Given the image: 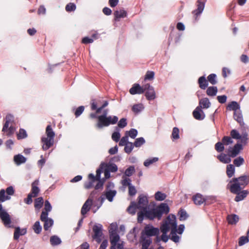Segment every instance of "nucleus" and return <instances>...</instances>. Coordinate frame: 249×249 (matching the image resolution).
<instances>
[{
    "instance_id": "f257e3e1",
    "label": "nucleus",
    "mask_w": 249,
    "mask_h": 249,
    "mask_svg": "<svg viewBox=\"0 0 249 249\" xmlns=\"http://www.w3.org/2000/svg\"><path fill=\"white\" fill-rule=\"evenodd\" d=\"M148 203L147 197L141 195L139 196L138 204L134 202H131L127 208V211L129 213L134 214L136 210H139L140 211L138 213V220L140 222L143 220L144 217L150 219H153L155 218L160 219L162 214L167 213L169 212V208L165 203H161L158 207L150 210Z\"/></svg>"
},
{
    "instance_id": "f03ea898",
    "label": "nucleus",
    "mask_w": 249,
    "mask_h": 249,
    "mask_svg": "<svg viewBox=\"0 0 249 249\" xmlns=\"http://www.w3.org/2000/svg\"><path fill=\"white\" fill-rule=\"evenodd\" d=\"M160 230L162 232L161 240L164 242H167L169 236L167 235L169 230H171V239L175 242H178L179 237L176 234L177 222L176 218L174 215L171 214L167 216L164 220L160 227Z\"/></svg>"
},
{
    "instance_id": "7ed1b4c3",
    "label": "nucleus",
    "mask_w": 249,
    "mask_h": 249,
    "mask_svg": "<svg viewBox=\"0 0 249 249\" xmlns=\"http://www.w3.org/2000/svg\"><path fill=\"white\" fill-rule=\"evenodd\" d=\"M249 181V177L243 176L238 178H232L228 185L231 193H237L248 184Z\"/></svg>"
},
{
    "instance_id": "20e7f679",
    "label": "nucleus",
    "mask_w": 249,
    "mask_h": 249,
    "mask_svg": "<svg viewBox=\"0 0 249 249\" xmlns=\"http://www.w3.org/2000/svg\"><path fill=\"white\" fill-rule=\"evenodd\" d=\"M107 111H104V114L97 117L98 122L96 124V126L98 128H101L104 126H107L110 124H116L118 118L117 116H108L107 117Z\"/></svg>"
},
{
    "instance_id": "39448f33",
    "label": "nucleus",
    "mask_w": 249,
    "mask_h": 249,
    "mask_svg": "<svg viewBox=\"0 0 249 249\" xmlns=\"http://www.w3.org/2000/svg\"><path fill=\"white\" fill-rule=\"evenodd\" d=\"M46 134L47 137H42L41 141L43 143L42 148L43 150H47L51 147L54 142V132L53 131L51 125H48L46 129Z\"/></svg>"
},
{
    "instance_id": "423d86ee",
    "label": "nucleus",
    "mask_w": 249,
    "mask_h": 249,
    "mask_svg": "<svg viewBox=\"0 0 249 249\" xmlns=\"http://www.w3.org/2000/svg\"><path fill=\"white\" fill-rule=\"evenodd\" d=\"M6 122L2 128V131L6 132L7 135L13 134L15 130V128L12 126V123L14 120V117L12 115L9 114L6 116Z\"/></svg>"
},
{
    "instance_id": "0eeeda50",
    "label": "nucleus",
    "mask_w": 249,
    "mask_h": 249,
    "mask_svg": "<svg viewBox=\"0 0 249 249\" xmlns=\"http://www.w3.org/2000/svg\"><path fill=\"white\" fill-rule=\"evenodd\" d=\"M110 249H123L124 242L120 239L118 235H113L110 238Z\"/></svg>"
},
{
    "instance_id": "6e6552de",
    "label": "nucleus",
    "mask_w": 249,
    "mask_h": 249,
    "mask_svg": "<svg viewBox=\"0 0 249 249\" xmlns=\"http://www.w3.org/2000/svg\"><path fill=\"white\" fill-rule=\"evenodd\" d=\"M48 214L46 212H42L40 220L43 222L44 223V229L45 230L47 231L51 227L53 224V219L48 217Z\"/></svg>"
},
{
    "instance_id": "1a4fd4ad",
    "label": "nucleus",
    "mask_w": 249,
    "mask_h": 249,
    "mask_svg": "<svg viewBox=\"0 0 249 249\" xmlns=\"http://www.w3.org/2000/svg\"><path fill=\"white\" fill-rule=\"evenodd\" d=\"M159 233V229L157 228H154L151 225H147L143 231L142 235H145V236L150 237L152 236L156 235Z\"/></svg>"
},
{
    "instance_id": "9d476101",
    "label": "nucleus",
    "mask_w": 249,
    "mask_h": 249,
    "mask_svg": "<svg viewBox=\"0 0 249 249\" xmlns=\"http://www.w3.org/2000/svg\"><path fill=\"white\" fill-rule=\"evenodd\" d=\"M144 91H146L145 93V96L149 100H154L156 98V93L153 87L151 86L149 84H147L143 86Z\"/></svg>"
},
{
    "instance_id": "9b49d317",
    "label": "nucleus",
    "mask_w": 249,
    "mask_h": 249,
    "mask_svg": "<svg viewBox=\"0 0 249 249\" xmlns=\"http://www.w3.org/2000/svg\"><path fill=\"white\" fill-rule=\"evenodd\" d=\"M0 217L6 226H8L11 223V218L8 213L2 209V205L0 204Z\"/></svg>"
},
{
    "instance_id": "f8f14e48",
    "label": "nucleus",
    "mask_w": 249,
    "mask_h": 249,
    "mask_svg": "<svg viewBox=\"0 0 249 249\" xmlns=\"http://www.w3.org/2000/svg\"><path fill=\"white\" fill-rule=\"evenodd\" d=\"M140 242L142 245L141 249H150L149 247L152 243V239L150 237L145 236V235H142Z\"/></svg>"
},
{
    "instance_id": "ddd939ff",
    "label": "nucleus",
    "mask_w": 249,
    "mask_h": 249,
    "mask_svg": "<svg viewBox=\"0 0 249 249\" xmlns=\"http://www.w3.org/2000/svg\"><path fill=\"white\" fill-rule=\"evenodd\" d=\"M93 231L94 232L93 237L94 239L96 240L97 242H100L102 235V226L101 225L94 226Z\"/></svg>"
},
{
    "instance_id": "4468645a",
    "label": "nucleus",
    "mask_w": 249,
    "mask_h": 249,
    "mask_svg": "<svg viewBox=\"0 0 249 249\" xmlns=\"http://www.w3.org/2000/svg\"><path fill=\"white\" fill-rule=\"evenodd\" d=\"M242 149V147L241 144H236L233 148H229L228 152L230 154V156L234 157L239 153Z\"/></svg>"
},
{
    "instance_id": "2eb2a0df",
    "label": "nucleus",
    "mask_w": 249,
    "mask_h": 249,
    "mask_svg": "<svg viewBox=\"0 0 249 249\" xmlns=\"http://www.w3.org/2000/svg\"><path fill=\"white\" fill-rule=\"evenodd\" d=\"M92 204V200L89 198L85 202L81 209V214L84 215L89 211Z\"/></svg>"
},
{
    "instance_id": "dca6fc26",
    "label": "nucleus",
    "mask_w": 249,
    "mask_h": 249,
    "mask_svg": "<svg viewBox=\"0 0 249 249\" xmlns=\"http://www.w3.org/2000/svg\"><path fill=\"white\" fill-rule=\"evenodd\" d=\"M193 116L197 120H203L205 118V114L199 107H197L193 111Z\"/></svg>"
},
{
    "instance_id": "f3484780",
    "label": "nucleus",
    "mask_w": 249,
    "mask_h": 249,
    "mask_svg": "<svg viewBox=\"0 0 249 249\" xmlns=\"http://www.w3.org/2000/svg\"><path fill=\"white\" fill-rule=\"evenodd\" d=\"M143 86L141 87L139 84H135L130 89L129 92L131 94H142L144 92Z\"/></svg>"
},
{
    "instance_id": "a211bd4d",
    "label": "nucleus",
    "mask_w": 249,
    "mask_h": 249,
    "mask_svg": "<svg viewBox=\"0 0 249 249\" xmlns=\"http://www.w3.org/2000/svg\"><path fill=\"white\" fill-rule=\"evenodd\" d=\"M39 181L38 180H35L32 185V191L31 193H30L31 195L33 196V197H36L39 192V189L37 187V185H38Z\"/></svg>"
},
{
    "instance_id": "6ab92c4d",
    "label": "nucleus",
    "mask_w": 249,
    "mask_h": 249,
    "mask_svg": "<svg viewBox=\"0 0 249 249\" xmlns=\"http://www.w3.org/2000/svg\"><path fill=\"white\" fill-rule=\"evenodd\" d=\"M106 168L109 172H115L117 170V167L115 164H106L102 163L101 164V169Z\"/></svg>"
},
{
    "instance_id": "aec40b11",
    "label": "nucleus",
    "mask_w": 249,
    "mask_h": 249,
    "mask_svg": "<svg viewBox=\"0 0 249 249\" xmlns=\"http://www.w3.org/2000/svg\"><path fill=\"white\" fill-rule=\"evenodd\" d=\"M104 172L105 174V178L106 179H107L110 177V172L108 171L105 168L103 169H101V166L100 168L97 170L96 171V179H99L100 178V174L101 172Z\"/></svg>"
},
{
    "instance_id": "412c9836",
    "label": "nucleus",
    "mask_w": 249,
    "mask_h": 249,
    "mask_svg": "<svg viewBox=\"0 0 249 249\" xmlns=\"http://www.w3.org/2000/svg\"><path fill=\"white\" fill-rule=\"evenodd\" d=\"M231 137L235 139H241V142L243 143H246L247 141L246 136L242 137L239 133L236 130H232L231 132Z\"/></svg>"
},
{
    "instance_id": "4be33fe9",
    "label": "nucleus",
    "mask_w": 249,
    "mask_h": 249,
    "mask_svg": "<svg viewBox=\"0 0 249 249\" xmlns=\"http://www.w3.org/2000/svg\"><path fill=\"white\" fill-rule=\"evenodd\" d=\"M193 200L196 205H201L203 203L205 199L200 194H197L194 196L193 197Z\"/></svg>"
},
{
    "instance_id": "5701e85b",
    "label": "nucleus",
    "mask_w": 249,
    "mask_h": 249,
    "mask_svg": "<svg viewBox=\"0 0 249 249\" xmlns=\"http://www.w3.org/2000/svg\"><path fill=\"white\" fill-rule=\"evenodd\" d=\"M89 179L91 180L92 181H94L95 180L98 181V183L96 184L95 187L96 189H99L102 187L103 185V181L100 179V178L99 179H97L96 176L94 177L93 174H90L89 175Z\"/></svg>"
},
{
    "instance_id": "b1692460",
    "label": "nucleus",
    "mask_w": 249,
    "mask_h": 249,
    "mask_svg": "<svg viewBox=\"0 0 249 249\" xmlns=\"http://www.w3.org/2000/svg\"><path fill=\"white\" fill-rule=\"evenodd\" d=\"M126 12L124 9L116 11L114 13L115 19L118 20L120 18H125L126 16Z\"/></svg>"
},
{
    "instance_id": "393cba45",
    "label": "nucleus",
    "mask_w": 249,
    "mask_h": 249,
    "mask_svg": "<svg viewBox=\"0 0 249 249\" xmlns=\"http://www.w3.org/2000/svg\"><path fill=\"white\" fill-rule=\"evenodd\" d=\"M211 103L207 98L201 99L199 101V107L200 108H208L209 107Z\"/></svg>"
},
{
    "instance_id": "a878e982",
    "label": "nucleus",
    "mask_w": 249,
    "mask_h": 249,
    "mask_svg": "<svg viewBox=\"0 0 249 249\" xmlns=\"http://www.w3.org/2000/svg\"><path fill=\"white\" fill-rule=\"evenodd\" d=\"M26 231L25 229L20 230L19 228H16L14 235V239L16 240L18 239L20 235H24L26 233Z\"/></svg>"
},
{
    "instance_id": "bb28decb",
    "label": "nucleus",
    "mask_w": 249,
    "mask_h": 249,
    "mask_svg": "<svg viewBox=\"0 0 249 249\" xmlns=\"http://www.w3.org/2000/svg\"><path fill=\"white\" fill-rule=\"evenodd\" d=\"M235 194H237V196L235 198V200L238 202L242 200L246 197L248 194V192L247 191H243L242 192H238L237 193Z\"/></svg>"
},
{
    "instance_id": "cd10ccee",
    "label": "nucleus",
    "mask_w": 249,
    "mask_h": 249,
    "mask_svg": "<svg viewBox=\"0 0 249 249\" xmlns=\"http://www.w3.org/2000/svg\"><path fill=\"white\" fill-rule=\"evenodd\" d=\"M230 157V155L228 156L224 154H221L218 157V159L221 162L224 163H229L231 161Z\"/></svg>"
},
{
    "instance_id": "c85d7f7f",
    "label": "nucleus",
    "mask_w": 249,
    "mask_h": 249,
    "mask_svg": "<svg viewBox=\"0 0 249 249\" xmlns=\"http://www.w3.org/2000/svg\"><path fill=\"white\" fill-rule=\"evenodd\" d=\"M235 172V168L233 165L229 164L227 166L226 174L229 178L232 177Z\"/></svg>"
},
{
    "instance_id": "c756f323",
    "label": "nucleus",
    "mask_w": 249,
    "mask_h": 249,
    "mask_svg": "<svg viewBox=\"0 0 249 249\" xmlns=\"http://www.w3.org/2000/svg\"><path fill=\"white\" fill-rule=\"evenodd\" d=\"M234 118L241 125H242L244 124L242 115L241 112L240 110L234 112Z\"/></svg>"
},
{
    "instance_id": "7c9ffc66",
    "label": "nucleus",
    "mask_w": 249,
    "mask_h": 249,
    "mask_svg": "<svg viewBox=\"0 0 249 249\" xmlns=\"http://www.w3.org/2000/svg\"><path fill=\"white\" fill-rule=\"evenodd\" d=\"M199 87L202 89H205L208 86V82L204 76L200 77L198 79Z\"/></svg>"
},
{
    "instance_id": "2f4dec72",
    "label": "nucleus",
    "mask_w": 249,
    "mask_h": 249,
    "mask_svg": "<svg viewBox=\"0 0 249 249\" xmlns=\"http://www.w3.org/2000/svg\"><path fill=\"white\" fill-rule=\"evenodd\" d=\"M26 160V158L21 155H18L14 157V161L18 165L24 163Z\"/></svg>"
},
{
    "instance_id": "473e14b6",
    "label": "nucleus",
    "mask_w": 249,
    "mask_h": 249,
    "mask_svg": "<svg viewBox=\"0 0 249 249\" xmlns=\"http://www.w3.org/2000/svg\"><path fill=\"white\" fill-rule=\"evenodd\" d=\"M228 108L230 110H234V112H236L239 110L240 106L237 102L233 101L229 104Z\"/></svg>"
},
{
    "instance_id": "72a5a7b5",
    "label": "nucleus",
    "mask_w": 249,
    "mask_h": 249,
    "mask_svg": "<svg viewBox=\"0 0 249 249\" xmlns=\"http://www.w3.org/2000/svg\"><path fill=\"white\" fill-rule=\"evenodd\" d=\"M117 229V225L116 223H112L110 224L109 227V232L110 234V237L112 235H118L116 233V230Z\"/></svg>"
},
{
    "instance_id": "f704fd0d",
    "label": "nucleus",
    "mask_w": 249,
    "mask_h": 249,
    "mask_svg": "<svg viewBox=\"0 0 249 249\" xmlns=\"http://www.w3.org/2000/svg\"><path fill=\"white\" fill-rule=\"evenodd\" d=\"M166 197V194L160 191L157 192L155 194V199L157 201H162L164 200Z\"/></svg>"
},
{
    "instance_id": "c9c22d12",
    "label": "nucleus",
    "mask_w": 249,
    "mask_h": 249,
    "mask_svg": "<svg viewBox=\"0 0 249 249\" xmlns=\"http://www.w3.org/2000/svg\"><path fill=\"white\" fill-rule=\"evenodd\" d=\"M144 108V107L142 104H138L133 105L132 107V110L135 113H138L141 112Z\"/></svg>"
},
{
    "instance_id": "e433bc0d",
    "label": "nucleus",
    "mask_w": 249,
    "mask_h": 249,
    "mask_svg": "<svg viewBox=\"0 0 249 249\" xmlns=\"http://www.w3.org/2000/svg\"><path fill=\"white\" fill-rule=\"evenodd\" d=\"M217 92V89L216 87H210L207 90V94L209 96H215Z\"/></svg>"
},
{
    "instance_id": "4c0bfd02",
    "label": "nucleus",
    "mask_w": 249,
    "mask_h": 249,
    "mask_svg": "<svg viewBox=\"0 0 249 249\" xmlns=\"http://www.w3.org/2000/svg\"><path fill=\"white\" fill-rule=\"evenodd\" d=\"M43 204V199L41 197H38L35 200V208L36 209L39 210Z\"/></svg>"
},
{
    "instance_id": "58836bf2",
    "label": "nucleus",
    "mask_w": 249,
    "mask_h": 249,
    "mask_svg": "<svg viewBox=\"0 0 249 249\" xmlns=\"http://www.w3.org/2000/svg\"><path fill=\"white\" fill-rule=\"evenodd\" d=\"M158 160L159 159L157 157L148 159L145 160V161L143 163V164L145 167H148L150 165L158 161Z\"/></svg>"
},
{
    "instance_id": "ea45409f",
    "label": "nucleus",
    "mask_w": 249,
    "mask_h": 249,
    "mask_svg": "<svg viewBox=\"0 0 249 249\" xmlns=\"http://www.w3.org/2000/svg\"><path fill=\"white\" fill-rule=\"evenodd\" d=\"M228 222L231 224H234L237 222L239 220L238 216L236 215H229L227 217Z\"/></svg>"
},
{
    "instance_id": "a19ab883",
    "label": "nucleus",
    "mask_w": 249,
    "mask_h": 249,
    "mask_svg": "<svg viewBox=\"0 0 249 249\" xmlns=\"http://www.w3.org/2000/svg\"><path fill=\"white\" fill-rule=\"evenodd\" d=\"M116 192L115 191H108L106 193V197L109 201L113 200V197L116 195Z\"/></svg>"
},
{
    "instance_id": "79ce46f5",
    "label": "nucleus",
    "mask_w": 249,
    "mask_h": 249,
    "mask_svg": "<svg viewBox=\"0 0 249 249\" xmlns=\"http://www.w3.org/2000/svg\"><path fill=\"white\" fill-rule=\"evenodd\" d=\"M11 197L5 195V191L1 189L0 191V202H4L5 200H9Z\"/></svg>"
},
{
    "instance_id": "37998d69",
    "label": "nucleus",
    "mask_w": 249,
    "mask_h": 249,
    "mask_svg": "<svg viewBox=\"0 0 249 249\" xmlns=\"http://www.w3.org/2000/svg\"><path fill=\"white\" fill-rule=\"evenodd\" d=\"M138 132L135 129H131L129 131H126L125 134L131 138L134 139L137 135Z\"/></svg>"
},
{
    "instance_id": "c03bdc74",
    "label": "nucleus",
    "mask_w": 249,
    "mask_h": 249,
    "mask_svg": "<svg viewBox=\"0 0 249 249\" xmlns=\"http://www.w3.org/2000/svg\"><path fill=\"white\" fill-rule=\"evenodd\" d=\"M33 229L36 233L39 234L40 233L42 230V227L40 225V222L36 221L33 226Z\"/></svg>"
},
{
    "instance_id": "a18cd8bd",
    "label": "nucleus",
    "mask_w": 249,
    "mask_h": 249,
    "mask_svg": "<svg viewBox=\"0 0 249 249\" xmlns=\"http://www.w3.org/2000/svg\"><path fill=\"white\" fill-rule=\"evenodd\" d=\"M50 242L52 245H57L60 244L61 240L58 237L56 236H53L50 238Z\"/></svg>"
},
{
    "instance_id": "49530a36",
    "label": "nucleus",
    "mask_w": 249,
    "mask_h": 249,
    "mask_svg": "<svg viewBox=\"0 0 249 249\" xmlns=\"http://www.w3.org/2000/svg\"><path fill=\"white\" fill-rule=\"evenodd\" d=\"M244 161V159L241 157H239L234 160L233 163L236 166L239 167L243 164Z\"/></svg>"
},
{
    "instance_id": "de8ad7c7",
    "label": "nucleus",
    "mask_w": 249,
    "mask_h": 249,
    "mask_svg": "<svg viewBox=\"0 0 249 249\" xmlns=\"http://www.w3.org/2000/svg\"><path fill=\"white\" fill-rule=\"evenodd\" d=\"M133 149V144L132 142L127 143L124 147V151L127 153H130Z\"/></svg>"
},
{
    "instance_id": "09e8293b",
    "label": "nucleus",
    "mask_w": 249,
    "mask_h": 249,
    "mask_svg": "<svg viewBox=\"0 0 249 249\" xmlns=\"http://www.w3.org/2000/svg\"><path fill=\"white\" fill-rule=\"evenodd\" d=\"M154 75H155V73L153 71H148L145 75L144 80H151L153 79V78L154 77Z\"/></svg>"
},
{
    "instance_id": "8fccbe9b",
    "label": "nucleus",
    "mask_w": 249,
    "mask_h": 249,
    "mask_svg": "<svg viewBox=\"0 0 249 249\" xmlns=\"http://www.w3.org/2000/svg\"><path fill=\"white\" fill-rule=\"evenodd\" d=\"M145 142V140L143 138H139L136 140L134 142V145L136 147H140Z\"/></svg>"
},
{
    "instance_id": "3c124183",
    "label": "nucleus",
    "mask_w": 249,
    "mask_h": 249,
    "mask_svg": "<svg viewBox=\"0 0 249 249\" xmlns=\"http://www.w3.org/2000/svg\"><path fill=\"white\" fill-rule=\"evenodd\" d=\"M65 9L67 12L73 11L76 9V5L73 3H69L66 5Z\"/></svg>"
},
{
    "instance_id": "603ef678",
    "label": "nucleus",
    "mask_w": 249,
    "mask_h": 249,
    "mask_svg": "<svg viewBox=\"0 0 249 249\" xmlns=\"http://www.w3.org/2000/svg\"><path fill=\"white\" fill-rule=\"evenodd\" d=\"M52 210V206L50 202L48 200L45 202L44 208L42 212H46L48 214V212H50Z\"/></svg>"
},
{
    "instance_id": "864d4df0",
    "label": "nucleus",
    "mask_w": 249,
    "mask_h": 249,
    "mask_svg": "<svg viewBox=\"0 0 249 249\" xmlns=\"http://www.w3.org/2000/svg\"><path fill=\"white\" fill-rule=\"evenodd\" d=\"M172 136L173 139H178L179 138V130L177 127H174L173 129Z\"/></svg>"
},
{
    "instance_id": "5fc2aeb1",
    "label": "nucleus",
    "mask_w": 249,
    "mask_h": 249,
    "mask_svg": "<svg viewBox=\"0 0 249 249\" xmlns=\"http://www.w3.org/2000/svg\"><path fill=\"white\" fill-rule=\"evenodd\" d=\"M208 81L212 84L214 85L216 83V75L214 74H211L208 77Z\"/></svg>"
},
{
    "instance_id": "6e6d98bb",
    "label": "nucleus",
    "mask_w": 249,
    "mask_h": 249,
    "mask_svg": "<svg viewBox=\"0 0 249 249\" xmlns=\"http://www.w3.org/2000/svg\"><path fill=\"white\" fill-rule=\"evenodd\" d=\"M222 141L225 145L231 144L233 142V141L231 138L229 137H224Z\"/></svg>"
},
{
    "instance_id": "4d7b16f0",
    "label": "nucleus",
    "mask_w": 249,
    "mask_h": 249,
    "mask_svg": "<svg viewBox=\"0 0 249 249\" xmlns=\"http://www.w3.org/2000/svg\"><path fill=\"white\" fill-rule=\"evenodd\" d=\"M18 139H23L27 137L26 132L23 129H20L19 133L18 134Z\"/></svg>"
},
{
    "instance_id": "13d9d810",
    "label": "nucleus",
    "mask_w": 249,
    "mask_h": 249,
    "mask_svg": "<svg viewBox=\"0 0 249 249\" xmlns=\"http://www.w3.org/2000/svg\"><path fill=\"white\" fill-rule=\"evenodd\" d=\"M197 9L196 11V14H200L203 11L204 8V4L203 2L198 1Z\"/></svg>"
},
{
    "instance_id": "bf43d9fd",
    "label": "nucleus",
    "mask_w": 249,
    "mask_h": 249,
    "mask_svg": "<svg viewBox=\"0 0 249 249\" xmlns=\"http://www.w3.org/2000/svg\"><path fill=\"white\" fill-rule=\"evenodd\" d=\"M224 145L223 142L216 143L215 146V149L219 152H222L224 149Z\"/></svg>"
},
{
    "instance_id": "052dcab7",
    "label": "nucleus",
    "mask_w": 249,
    "mask_h": 249,
    "mask_svg": "<svg viewBox=\"0 0 249 249\" xmlns=\"http://www.w3.org/2000/svg\"><path fill=\"white\" fill-rule=\"evenodd\" d=\"M128 137L125 134V136L123 137H122L119 142V145L120 146H124L127 143L129 142H128Z\"/></svg>"
},
{
    "instance_id": "680f3d73",
    "label": "nucleus",
    "mask_w": 249,
    "mask_h": 249,
    "mask_svg": "<svg viewBox=\"0 0 249 249\" xmlns=\"http://www.w3.org/2000/svg\"><path fill=\"white\" fill-rule=\"evenodd\" d=\"M249 242L248 238L246 236H242L239 238V245L242 246Z\"/></svg>"
},
{
    "instance_id": "e2e57ef3",
    "label": "nucleus",
    "mask_w": 249,
    "mask_h": 249,
    "mask_svg": "<svg viewBox=\"0 0 249 249\" xmlns=\"http://www.w3.org/2000/svg\"><path fill=\"white\" fill-rule=\"evenodd\" d=\"M179 219L180 220H184L186 219L187 217V215L186 212L184 210H180L179 212Z\"/></svg>"
},
{
    "instance_id": "0e129e2a",
    "label": "nucleus",
    "mask_w": 249,
    "mask_h": 249,
    "mask_svg": "<svg viewBox=\"0 0 249 249\" xmlns=\"http://www.w3.org/2000/svg\"><path fill=\"white\" fill-rule=\"evenodd\" d=\"M127 125L126 120L125 118L121 119L118 122V125L119 127L124 128Z\"/></svg>"
},
{
    "instance_id": "69168bd1",
    "label": "nucleus",
    "mask_w": 249,
    "mask_h": 249,
    "mask_svg": "<svg viewBox=\"0 0 249 249\" xmlns=\"http://www.w3.org/2000/svg\"><path fill=\"white\" fill-rule=\"evenodd\" d=\"M131 180L129 178H124L122 180V184L124 186H128V187L130 185H131Z\"/></svg>"
},
{
    "instance_id": "338daca9",
    "label": "nucleus",
    "mask_w": 249,
    "mask_h": 249,
    "mask_svg": "<svg viewBox=\"0 0 249 249\" xmlns=\"http://www.w3.org/2000/svg\"><path fill=\"white\" fill-rule=\"evenodd\" d=\"M121 135L118 132H115L112 135V139L116 142H118L120 138Z\"/></svg>"
},
{
    "instance_id": "774afa93",
    "label": "nucleus",
    "mask_w": 249,
    "mask_h": 249,
    "mask_svg": "<svg viewBox=\"0 0 249 249\" xmlns=\"http://www.w3.org/2000/svg\"><path fill=\"white\" fill-rule=\"evenodd\" d=\"M134 172V168L133 167H130L127 168L125 171V175L126 176H130Z\"/></svg>"
}]
</instances>
